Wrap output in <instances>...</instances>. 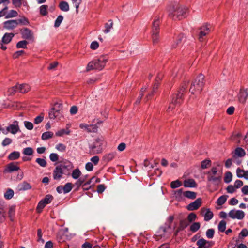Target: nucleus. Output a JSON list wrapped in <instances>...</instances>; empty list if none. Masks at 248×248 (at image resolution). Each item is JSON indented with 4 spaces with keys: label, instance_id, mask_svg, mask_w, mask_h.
Returning a JSON list of instances; mask_svg holds the SVG:
<instances>
[{
    "label": "nucleus",
    "instance_id": "obj_1",
    "mask_svg": "<svg viewBox=\"0 0 248 248\" xmlns=\"http://www.w3.org/2000/svg\"><path fill=\"white\" fill-rule=\"evenodd\" d=\"M187 85L188 83H185L182 86L180 90L172 95L171 102L170 103L167 110L168 112L172 111L176 107L180 105L182 103L183 94Z\"/></svg>",
    "mask_w": 248,
    "mask_h": 248
},
{
    "label": "nucleus",
    "instance_id": "obj_2",
    "mask_svg": "<svg viewBox=\"0 0 248 248\" xmlns=\"http://www.w3.org/2000/svg\"><path fill=\"white\" fill-rule=\"evenodd\" d=\"M188 8L184 6L176 5L169 11V16L174 20H181L187 16Z\"/></svg>",
    "mask_w": 248,
    "mask_h": 248
},
{
    "label": "nucleus",
    "instance_id": "obj_3",
    "mask_svg": "<svg viewBox=\"0 0 248 248\" xmlns=\"http://www.w3.org/2000/svg\"><path fill=\"white\" fill-rule=\"evenodd\" d=\"M108 60V56L107 55H102L96 59L89 62L87 66L86 70L89 71L92 70H102L107 61Z\"/></svg>",
    "mask_w": 248,
    "mask_h": 248
},
{
    "label": "nucleus",
    "instance_id": "obj_4",
    "mask_svg": "<svg viewBox=\"0 0 248 248\" xmlns=\"http://www.w3.org/2000/svg\"><path fill=\"white\" fill-rule=\"evenodd\" d=\"M222 171L217 167H213L207 172V180L215 186L218 185L221 181Z\"/></svg>",
    "mask_w": 248,
    "mask_h": 248
},
{
    "label": "nucleus",
    "instance_id": "obj_5",
    "mask_svg": "<svg viewBox=\"0 0 248 248\" xmlns=\"http://www.w3.org/2000/svg\"><path fill=\"white\" fill-rule=\"evenodd\" d=\"M204 85V77L202 74H200L195 78L194 82L191 85L189 91L194 93L197 91L199 93L201 92Z\"/></svg>",
    "mask_w": 248,
    "mask_h": 248
},
{
    "label": "nucleus",
    "instance_id": "obj_6",
    "mask_svg": "<svg viewBox=\"0 0 248 248\" xmlns=\"http://www.w3.org/2000/svg\"><path fill=\"white\" fill-rule=\"evenodd\" d=\"M2 132L4 134H7L10 133L12 134L15 135L18 132L20 131L19 126V123L17 121H14L11 124H9L6 127L5 129H1Z\"/></svg>",
    "mask_w": 248,
    "mask_h": 248
},
{
    "label": "nucleus",
    "instance_id": "obj_7",
    "mask_svg": "<svg viewBox=\"0 0 248 248\" xmlns=\"http://www.w3.org/2000/svg\"><path fill=\"white\" fill-rule=\"evenodd\" d=\"M103 139L97 138L95 140L93 144L90 146V151L92 154H97L102 152V145L103 144Z\"/></svg>",
    "mask_w": 248,
    "mask_h": 248
},
{
    "label": "nucleus",
    "instance_id": "obj_8",
    "mask_svg": "<svg viewBox=\"0 0 248 248\" xmlns=\"http://www.w3.org/2000/svg\"><path fill=\"white\" fill-rule=\"evenodd\" d=\"M30 87L28 84H22L13 87L9 90L11 93H14L16 91H18L22 93H25L29 91Z\"/></svg>",
    "mask_w": 248,
    "mask_h": 248
},
{
    "label": "nucleus",
    "instance_id": "obj_9",
    "mask_svg": "<svg viewBox=\"0 0 248 248\" xmlns=\"http://www.w3.org/2000/svg\"><path fill=\"white\" fill-rule=\"evenodd\" d=\"M228 216L232 219H242L245 217V213L242 210H232L229 213Z\"/></svg>",
    "mask_w": 248,
    "mask_h": 248
},
{
    "label": "nucleus",
    "instance_id": "obj_10",
    "mask_svg": "<svg viewBox=\"0 0 248 248\" xmlns=\"http://www.w3.org/2000/svg\"><path fill=\"white\" fill-rule=\"evenodd\" d=\"M201 215L204 217V219L206 221H208L211 220L213 217V213L210 210V209L202 208L200 211Z\"/></svg>",
    "mask_w": 248,
    "mask_h": 248
},
{
    "label": "nucleus",
    "instance_id": "obj_11",
    "mask_svg": "<svg viewBox=\"0 0 248 248\" xmlns=\"http://www.w3.org/2000/svg\"><path fill=\"white\" fill-rule=\"evenodd\" d=\"M202 204V199L201 198L197 199L193 202L189 203L187 209L189 211H193L198 209Z\"/></svg>",
    "mask_w": 248,
    "mask_h": 248
},
{
    "label": "nucleus",
    "instance_id": "obj_12",
    "mask_svg": "<svg viewBox=\"0 0 248 248\" xmlns=\"http://www.w3.org/2000/svg\"><path fill=\"white\" fill-rule=\"evenodd\" d=\"M200 31L199 34V39L200 41L203 40V37L208 34L210 31L209 25L205 24L203 25L200 28Z\"/></svg>",
    "mask_w": 248,
    "mask_h": 248
},
{
    "label": "nucleus",
    "instance_id": "obj_13",
    "mask_svg": "<svg viewBox=\"0 0 248 248\" xmlns=\"http://www.w3.org/2000/svg\"><path fill=\"white\" fill-rule=\"evenodd\" d=\"M18 25V20H9L3 23V28L7 30H10L16 28Z\"/></svg>",
    "mask_w": 248,
    "mask_h": 248
},
{
    "label": "nucleus",
    "instance_id": "obj_14",
    "mask_svg": "<svg viewBox=\"0 0 248 248\" xmlns=\"http://www.w3.org/2000/svg\"><path fill=\"white\" fill-rule=\"evenodd\" d=\"M62 168H65V166H58L54 170L53 178L55 180H59L62 177L63 174Z\"/></svg>",
    "mask_w": 248,
    "mask_h": 248
},
{
    "label": "nucleus",
    "instance_id": "obj_15",
    "mask_svg": "<svg viewBox=\"0 0 248 248\" xmlns=\"http://www.w3.org/2000/svg\"><path fill=\"white\" fill-rule=\"evenodd\" d=\"M20 170V167L15 163L12 162L7 165L4 170V172L6 173H12L14 171H16Z\"/></svg>",
    "mask_w": 248,
    "mask_h": 248
},
{
    "label": "nucleus",
    "instance_id": "obj_16",
    "mask_svg": "<svg viewBox=\"0 0 248 248\" xmlns=\"http://www.w3.org/2000/svg\"><path fill=\"white\" fill-rule=\"evenodd\" d=\"M55 108H51L49 112V117L50 119H57L60 120L62 117V111L56 110Z\"/></svg>",
    "mask_w": 248,
    "mask_h": 248
},
{
    "label": "nucleus",
    "instance_id": "obj_17",
    "mask_svg": "<svg viewBox=\"0 0 248 248\" xmlns=\"http://www.w3.org/2000/svg\"><path fill=\"white\" fill-rule=\"evenodd\" d=\"M21 33L23 38L28 40L33 39V34L31 30L28 28H24L21 30Z\"/></svg>",
    "mask_w": 248,
    "mask_h": 248
},
{
    "label": "nucleus",
    "instance_id": "obj_18",
    "mask_svg": "<svg viewBox=\"0 0 248 248\" xmlns=\"http://www.w3.org/2000/svg\"><path fill=\"white\" fill-rule=\"evenodd\" d=\"M248 96V92L247 90H241L238 96L239 101L244 103Z\"/></svg>",
    "mask_w": 248,
    "mask_h": 248
},
{
    "label": "nucleus",
    "instance_id": "obj_19",
    "mask_svg": "<svg viewBox=\"0 0 248 248\" xmlns=\"http://www.w3.org/2000/svg\"><path fill=\"white\" fill-rule=\"evenodd\" d=\"M15 36L13 33H6L2 38V42L4 44H8Z\"/></svg>",
    "mask_w": 248,
    "mask_h": 248
},
{
    "label": "nucleus",
    "instance_id": "obj_20",
    "mask_svg": "<svg viewBox=\"0 0 248 248\" xmlns=\"http://www.w3.org/2000/svg\"><path fill=\"white\" fill-rule=\"evenodd\" d=\"M18 187L19 190L20 191H25L31 189V186L27 182L24 181L18 185Z\"/></svg>",
    "mask_w": 248,
    "mask_h": 248
},
{
    "label": "nucleus",
    "instance_id": "obj_21",
    "mask_svg": "<svg viewBox=\"0 0 248 248\" xmlns=\"http://www.w3.org/2000/svg\"><path fill=\"white\" fill-rule=\"evenodd\" d=\"M245 155L246 152L243 148L241 147H237L235 150L234 155H233V157L234 158H235L236 156L242 157L244 156Z\"/></svg>",
    "mask_w": 248,
    "mask_h": 248
},
{
    "label": "nucleus",
    "instance_id": "obj_22",
    "mask_svg": "<svg viewBox=\"0 0 248 248\" xmlns=\"http://www.w3.org/2000/svg\"><path fill=\"white\" fill-rule=\"evenodd\" d=\"M184 186L186 187H195L197 186V184L194 180L188 179L184 181Z\"/></svg>",
    "mask_w": 248,
    "mask_h": 248
},
{
    "label": "nucleus",
    "instance_id": "obj_23",
    "mask_svg": "<svg viewBox=\"0 0 248 248\" xmlns=\"http://www.w3.org/2000/svg\"><path fill=\"white\" fill-rule=\"evenodd\" d=\"M184 193V192L182 188L179 189L174 191V196L178 201H182L185 197Z\"/></svg>",
    "mask_w": 248,
    "mask_h": 248
},
{
    "label": "nucleus",
    "instance_id": "obj_24",
    "mask_svg": "<svg viewBox=\"0 0 248 248\" xmlns=\"http://www.w3.org/2000/svg\"><path fill=\"white\" fill-rule=\"evenodd\" d=\"M159 31H152V38L154 45L157 44L159 42Z\"/></svg>",
    "mask_w": 248,
    "mask_h": 248
},
{
    "label": "nucleus",
    "instance_id": "obj_25",
    "mask_svg": "<svg viewBox=\"0 0 248 248\" xmlns=\"http://www.w3.org/2000/svg\"><path fill=\"white\" fill-rule=\"evenodd\" d=\"M160 23V18L159 16H155L153 23L152 31H158Z\"/></svg>",
    "mask_w": 248,
    "mask_h": 248
},
{
    "label": "nucleus",
    "instance_id": "obj_26",
    "mask_svg": "<svg viewBox=\"0 0 248 248\" xmlns=\"http://www.w3.org/2000/svg\"><path fill=\"white\" fill-rule=\"evenodd\" d=\"M113 21L111 20H108V22L105 24V29L104 30V32L106 34L109 33L113 28Z\"/></svg>",
    "mask_w": 248,
    "mask_h": 248
},
{
    "label": "nucleus",
    "instance_id": "obj_27",
    "mask_svg": "<svg viewBox=\"0 0 248 248\" xmlns=\"http://www.w3.org/2000/svg\"><path fill=\"white\" fill-rule=\"evenodd\" d=\"M20 155L19 152L14 151L9 155L8 159L10 160H16L20 157Z\"/></svg>",
    "mask_w": 248,
    "mask_h": 248
},
{
    "label": "nucleus",
    "instance_id": "obj_28",
    "mask_svg": "<svg viewBox=\"0 0 248 248\" xmlns=\"http://www.w3.org/2000/svg\"><path fill=\"white\" fill-rule=\"evenodd\" d=\"M15 205H12L9 207L8 210V216L11 221L13 220V218L15 214Z\"/></svg>",
    "mask_w": 248,
    "mask_h": 248
},
{
    "label": "nucleus",
    "instance_id": "obj_29",
    "mask_svg": "<svg viewBox=\"0 0 248 248\" xmlns=\"http://www.w3.org/2000/svg\"><path fill=\"white\" fill-rule=\"evenodd\" d=\"M60 9L64 12H67L69 10V6L67 2L62 1L59 4Z\"/></svg>",
    "mask_w": 248,
    "mask_h": 248
},
{
    "label": "nucleus",
    "instance_id": "obj_30",
    "mask_svg": "<svg viewBox=\"0 0 248 248\" xmlns=\"http://www.w3.org/2000/svg\"><path fill=\"white\" fill-rule=\"evenodd\" d=\"M185 39V36L183 34H180L177 36L176 39L175 43L172 45L173 48H176L177 46Z\"/></svg>",
    "mask_w": 248,
    "mask_h": 248
},
{
    "label": "nucleus",
    "instance_id": "obj_31",
    "mask_svg": "<svg viewBox=\"0 0 248 248\" xmlns=\"http://www.w3.org/2000/svg\"><path fill=\"white\" fill-rule=\"evenodd\" d=\"M185 197L190 199H194L196 197V193L193 191H186L184 193Z\"/></svg>",
    "mask_w": 248,
    "mask_h": 248
},
{
    "label": "nucleus",
    "instance_id": "obj_32",
    "mask_svg": "<svg viewBox=\"0 0 248 248\" xmlns=\"http://www.w3.org/2000/svg\"><path fill=\"white\" fill-rule=\"evenodd\" d=\"M53 136V133L51 131H47L44 132L42 134L41 138L43 140H45L52 138Z\"/></svg>",
    "mask_w": 248,
    "mask_h": 248
},
{
    "label": "nucleus",
    "instance_id": "obj_33",
    "mask_svg": "<svg viewBox=\"0 0 248 248\" xmlns=\"http://www.w3.org/2000/svg\"><path fill=\"white\" fill-rule=\"evenodd\" d=\"M81 172L78 169L74 170L72 172V177L74 179H77L79 178Z\"/></svg>",
    "mask_w": 248,
    "mask_h": 248
},
{
    "label": "nucleus",
    "instance_id": "obj_34",
    "mask_svg": "<svg viewBox=\"0 0 248 248\" xmlns=\"http://www.w3.org/2000/svg\"><path fill=\"white\" fill-rule=\"evenodd\" d=\"M158 86L159 82H155L153 87L152 92H151V93H149L146 97L147 100H149L151 98V97L154 94V93H155L156 90L158 88Z\"/></svg>",
    "mask_w": 248,
    "mask_h": 248
},
{
    "label": "nucleus",
    "instance_id": "obj_35",
    "mask_svg": "<svg viewBox=\"0 0 248 248\" xmlns=\"http://www.w3.org/2000/svg\"><path fill=\"white\" fill-rule=\"evenodd\" d=\"M232 175L230 171L227 172L225 174L224 181L226 183H229L232 181Z\"/></svg>",
    "mask_w": 248,
    "mask_h": 248
},
{
    "label": "nucleus",
    "instance_id": "obj_36",
    "mask_svg": "<svg viewBox=\"0 0 248 248\" xmlns=\"http://www.w3.org/2000/svg\"><path fill=\"white\" fill-rule=\"evenodd\" d=\"M200 228L199 222H194L190 226V230L192 232H197Z\"/></svg>",
    "mask_w": 248,
    "mask_h": 248
},
{
    "label": "nucleus",
    "instance_id": "obj_37",
    "mask_svg": "<svg viewBox=\"0 0 248 248\" xmlns=\"http://www.w3.org/2000/svg\"><path fill=\"white\" fill-rule=\"evenodd\" d=\"M14 192L11 189H8L4 193V196L6 199H11L14 196Z\"/></svg>",
    "mask_w": 248,
    "mask_h": 248
},
{
    "label": "nucleus",
    "instance_id": "obj_38",
    "mask_svg": "<svg viewBox=\"0 0 248 248\" xmlns=\"http://www.w3.org/2000/svg\"><path fill=\"white\" fill-rule=\"evenodd\" d=\"M115 156V153H110L108 154H106L104 156V160L106 162H109L111 161Z\"/></svg>",
    "mask_w": 248,
    "mask_h": 248
},
{
    "label": "nucleus",
    "instance_id": "obj_39",
    "mask_svg": "<svg viewBox=\"0 0 248 248\" xmlns=\"http://www.w3.org/2000/svg\"><path fill=\"white\" fill-rule=\"evenodd\" d=\"M48 6L43 5L40 7V13L41 15L45 16L47 15Z\"/></svg>",
    "mask_w": 248,
    "mask_h": 248
},
{
    "label": "nucleus",
    "instance_id": "obj_40",
    "mask_svg": "<svg viewBox=\"0 0 248 248\" xmlns=\"http://www.w3.org/2000/svg\"><path fill=\"white\" fill-rule=\"evenodd\" d=\"M70 133V131L68 128H67L66 129H61L60 130L57 131L55 134L57 136L61 137L63 136L64 134L69 135Z\"/></svg>",
    "mask_w": 248,
    "mask_h": 248
},
{
    "label": "nucleus",
    "instance_id": "obj_41",
    "mask_svg": "<svg viewBox=\"0 0 248 248\" xmlns=\"http://www.w3.org/2000/svg\"><path fill=\"white\" fill-rule=\"evenodd\" d=\"M226 222L224 220H221L218 225V229L221 232H224L226 229Z\"/></svg>",
    "mask_w": 248,
    "mask_h": 248
},
{
    "label": "nucleus",
    "instance_id": "obj_42",
    "mask_svg": "<svg viewBox=\"0 0 248 248\" xmlns=\"http://www.w3.org/2000/svg\"><path fill=\"white\" fill-rule=\"evenodd\" d=\"M87 176L84 177H81L79 178L78 180L75 183V185L77 186L78 188H79L85 181Z\"/></svg>",
    "mask_w": 248,
    "mask_h": 248
},
{
    "label": "nucleus",
    "instance_id": "obj_43",
    "mask_svg": "<svg viewBox=\"0 0 248 248\" xmlns=\"http://www.w3.org/2000/svg\"><path fill=\"white\" fill-rule=\"evenodd\" d=\"M28 42L26 40H23L18 42L16 44V47L17 48H26Z\"/></svg>",
    "mask_w": 248,
    "mask_h": 248
},
{
    "label": "nucleus",
    "instance_id": "obj_44",
    "mask_svg": "<svg viewBox=\"0 0 248 248\" xmlns=\"http://www.w3.org/2000/svg\"><path fill=\"white\" fill-rule=\"evenodd\" d=\"M227 197L228 196L226 195L219 197L217 201V203L219 205H222L226 202Z\"/></svg>",
    "mask_w": 248,
    "mask_h": 248
},
{
    "label": "nucleus",
    "instance_id": "obj_45",
    "mask_svg": "<svg viewBox=\"0 0 248 248\" xmlns=\"http://www.w3.org/2000/svg\"><path fill=\"white\" fill-rule=\"evenodd\" d=\"M211 164V161L209 159H205L201 162V167L203 169H205L209 167Z\"/></svg>",
    "mask_w": 248,
    "mask_h": 248
},
{
    "label": "nucleus",
    "instance_id": "obj_46",
    "mask_svg": "<svg viewBox=\"0 0 248 248\" xmlns=\"http://www.w3.org/2000/svg\"><path fill=\"white\" fill-rule=\"evenodd\" d=\"M18 15V13L14 10H10L9 12L6 15L5 18H9L16 17Z\"/></svg>",
    "mask_w": 248,
    "mask_h": 248
},
{
    "label": "nucleus",
    "instance_id": "obj_47",
    "mask_svg": "<svg viewBox=\"0 0 248 248\" xmlns=\"http://www.w3.org/2000/svg\"><path fill=\"white\" fill-rule=\"evenodd\" d=\"M46 204L42 200L40 201L36 208V211L40 213Z\"/></svg>",
    "mask_w": 248,
    "mask_h": 248
},
{
    "label": "nucleus",
    "instance_id": "obj_48",
    "mask_svg": "<svg viewBox=\"0 0 248 248\" xmlns=\"http://www.w3.org/2000/svg\"><path fill=\"white\" fill-rule=\"evenodd\" d=\"M35 161L42 167H45L46 166V161L44 158H37Z\"/></svg>",
    "mask_w": 248,
    "mask_h": 248
},
{
    "label": "nucleus",
    "instance_id": "obj_49",
    "mask_svg": "<svg viewBox=\"0 0 248 248\" xmlns=\"http://www.w3.org/2000/svg\"><path fill=\"white\" fill-rule=\"evenodd\" d=\"M182 186V183L178 180L172 181L171 183L170 186L173 189L178 188Z\"/></svg>",
    "mask_w": 248,
    "mask_h": 248
},
{
    "label": "nucleus",
    "instance_id": "obj_50",
    "mask_svg": "<svg viewBox=\"0 0 248 248\" xmlns=\"http://www.w3.org/2000/svg\"><path fill=\"white\" fill-rule=\"evenodd\" d=\"M72 185L71 183H67L63 186L64 193H67L71 190L72 188Z\"/></svg>",
    "mask_w": 248,
    "mask_h": 248
},
{
    "label": "nucleus",
    "instance_id": "obj_51",
    "mask_svg": "<svg viewBox=\"0 0 248 248\" xmlns=\"http://www.w3.org/2000/svg\"><path fill=\"white\" fill-rule=\"evenodd\" d=\"M63 19V17L62 15L59 16L55 21L54 26L56 28L59 27Z\"/></svg>",
    "mask_w": 248,
    "mask_h": 248
},
{
    "label": "nucleus",
    "instance_id": "obj_52",
    "mask_svg": "<svg viewBox=\"0 0 248 248\" xmlns=\"http://www.w3.org/2000/svg\"><path fill=\"white\" fill-rule=\"evenodd\" d=\"M196 218V215L194 213H191L187 216V221L189 223L195 221Z\"/></svg>",
    "mask_w": 248,
    "mask_h": 248
},
{
    "label": "nucleus",
    "instance_id": "obj_53",
    "mask_svg": "<svg viewBox=\"0 0 248 248\" xmlns=\"http://www.w3.org/2000/svg\"><path fill=\"white\" fill-rule=\"evenodd\" d=\"M23 153L26 155H31L33 154V150L31 147H26L24 149Z\"/></svg>",
    "mask_w": 248,
    "mask_h": 248
},
{
    "label": "nucleus",
    "instance_id": "obj_54",
    "mask_svg": "<svg viewBox=\"0 0 248 248\" xmlns=\"http://www.w3.org/2000/svg\"><path fill=\"white\" fill-rule=\"evenodd\" d=\"M12 140L9 138H5L2 141L1 144L3 147L10 145L12 142Z\"/></svg>",
    "mask_w": 248,
    "mask_h": 248
},
{
    "label": "nucleus",
    "instance_id": "obj_55",
    "mask_svg": "<svg viewBox=\"0 0 248 248\" xmlns=\"http://www.w3.org/2000/svg\"><path fill=\"white\" fill-rule=\"evenodd\" d=\"M214 232H215V231H214V229H208L206 232V236L208 238L211 239L214 237Z\"/></svg>",
    "mask_w": 248,
    "mask_h": 248
},
{
    "label": "nucleus",
    "instance_id": "obj_56",
    "mask_svg": "<svg viewBox=\"0 0 248 248\" xmlns=\"http://www.w3.org/2000/svg\"><path fill=\"white\" fill-rule=\"evenodd\" d=\"M24 124L25 127L29 130H31L33 128V124L31 122H29V121H24Z\"/></svg>",
    "mask_w": 248,
    "mask_h": 248
},
{
    "label": "nucleus",
    "instance_id": "obj_57",
    "mask_svg": "<svg viewBox=\"0 0 248 248\" xmlns=\"http://www.w3.org/2000/svg\"><path fill=\"white\" fill-rule=\"evenodd\" d=\"M52 199L53 197L51 195H47L42 201H44L46 204H47L51 202Z\"/></svg>",
    "mask_w": 248,
    "mask_h": 248
},
{
    "label": "nucleus",
    "instance_id": "obj_58",
    "mask_svg": "<svg viewBox=\"0 0 248 248\" xmlns=\"http://www.w3.org/2000/svg\"><path fill=\"white\" fill-rule=\"evenodd\" d=\"M44 119V116L43 114H41L35 118L34 123L35 124H39L42 122Z\"/></svg>",
    "mask_w": 248,
    "mask_h": 248
},
{
    "label": "nucleus",
    "instance_id": "obj_59",
    "mask_svg": "<svg viewBox=\"0 0 248 248\" xmlns=\"http://www.w3.org/2000/svg\"><path fill=\"white\" fill-rule=\"evenodd\" d=\"M50 159L52 162H56L59 159V155L56 153H51L49 155Z\"/></svg>",
    "mask_w": 248,
    "mask_h": 248
},
{
    "label": "nucleus",
    "instance_id": "obj_60",
    "mask_svg": "<svg viewBox=\"0 0 248 248\" xmlns=\"http://www.w3.org/2000/svg\"><path fill=\"white\" fill-rule=\"evenodd\" d=\"M72 3L76 8V12L78 13V8L81 2V0H72Z\"/></svg>",
    "mask_w": 248,
    "mask_h": 248
},
{
    "label": "nucleus",
    "instance_id": "obj_61",
    "mask_svg": "<svg viewBox=\"0 0 248 248\" xmlns=\"http://www.w3.org/2000/svg\"><path fill=\"white\" fill-rule=\"evenodd\" d=\"M56 148L61 152H64L66 150V146L63 144L59 143L56 146Z\"/></svg>",
    "mask_w": 248,
    "mask_h": 248
},
{
    "label": "nucleus",
    "instance_id": "obj_62",
    "mask_svg": "<svg viewBox=\"0 0 248 248\" xmlns=\"http://www.w3.org/2000/svg\"><path fill=\"white\" fill-rule=\"evenodd\" d=\"M90 124H87L84 123L80 124L79 125V127L81 129H84V130L88 132H89V130H90Z\"/></svg>",
    "mask_w": 248,
    "mask_h": 248
},
{
    "label": "nucleus",
    "instance_id": "obj_63",
    "mask_svg": "<svg viewBox=\"0 0 248 248\" xmlns=\"http://www.w3.org/2000/svg\"><path fill=\"white\" fill-rule=\"evenodd\" d=\"M25 53L24 50H19L15 52L13 55V58L14 59H17L20 56H21Z\"/></svg>",
    "mask_w": 248,
    "mask_h": 248
},
{
    "label": "nucleus",
    "instance_id": "obj_64",
    "mask_svg": "<svg viewBox=\"0 0 248 248\" xmlns=\"http://www.w3.org/2000/svg\"><path fill=\"white\" fill-rule=\"evenodd\" d=\"M236 187L232 185H229L226 188L227 191L229 193H233L235 191Z\"/></svg>",
    "mask_w": 248,
    "mask_h": 248
}]
</instances>
